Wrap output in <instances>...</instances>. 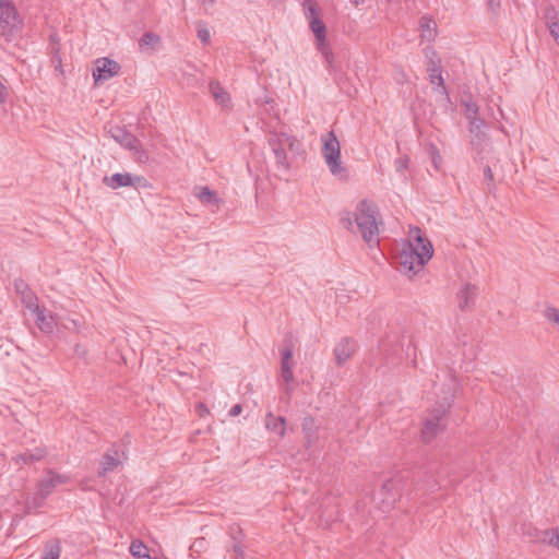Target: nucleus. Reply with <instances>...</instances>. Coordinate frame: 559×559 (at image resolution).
Returning <instances> with one entry per match:
<instances>
[{
  "label": "nucleus",
  "mask_w": 559,
  "mask_h": 559,
  "mask_svg": "<svg viewBox=\"0 0 559 559\" xmlns=\"http://www.w3.org/2000/svg\"><path fill=\"white\" fill-rule=\"evenodd\" d=\"M432 254L430 240L424 237L419 228L411 229L409 240L403 245L395 257L397 270L412 278L424 269Z\"/></svg>",
  "instance_id": "3"
},
{
  "label": "nucleus",
  "mask_w": 559,
  "mask_h": 559,
  "mask_svg": "<svg viewBox=\"0 0 559 559\" xmlns=\"http://www.w3.org/2000/svg\"><path fill=\"white\" fill-rule=\"evenodd\" d=\"M322 156L330 173L340 180L348 179V171L341 162V144L333 131L322 136Z\"/></svg>",
  "instance_id": "5"
},
{
  "label": "nucleus",
  "mask_w": 559,
  "mask_h": 559,
  "mask_svg": "<svg viewBox=\"0 0 559 559\" xmlns=\"http://www.w3.org/2000/svg\"><path fill=\"white\" fill-rule=\"evenodd\" d=\"M216 0H201V3L205 5L206 8H211L214 5Z\"/></svg>",
  "instance_id": "45"
},
{
  "label": "nucleus",
  "mask_w": 559,
  "mask_h": 559,
  "mask_svg": "<svg viewBox=\"0 0 559 559\" xmlns=\"http://www.w3.org/2000/svg\"><path fill=\"white\" fill-rule=\"evenodd\" d=\"M401 480L400 479H388L381 487L379 492L382 496L381 503L383 510H388L396 502L400 497Z\"/></svg>",
  "instance_id": "11"
},
{
  "label": "nucleus",
  "mask_w": 559,
  "mask_h": 559,
  "mask_svg": "<svg viewBox=\"0 0 559 559\" xmlns=\"http://www.w3.org/2000/svg\"><path fill=\"white\" fill-rule=\"evenodd\" d=\"M477 287L472 284H465L457 293V306L462 311L471 309L476 299Z\"/></svg>",
  "instance_id": "16"
},
{
  "label": "nucleus",
  "mask_w": 559,
  "mask_h": 559,
  "mask_svg": "<svg viewBox=\"0 0 559 559\" xmlns=\"http://www.w3.org/2000/svg\"><path fill=\"white\" fill-rule=\"evenodd\" d=\"M130 552L133 557L141 559L143 555L147 554V547L142 542L133 540L130 545Z\"/></svg>",
  "instance_id": "31"
},
{
  "label": "nucleus",
  "mask_w": 559,
  "mask_h": 559,
  "mask_svg": "<svg viewBox=\"0 0 559 559\" xmlns=\"http://www.w3.org/2000/svg\"><path fill=\"white\" fill-rule=\"evenodd\" d=\"M432 158H433V162L436 163V160L440 159V155L438 154L437 150L433 148V152H432Z\"/></svg>",
  "instance_id": "46"
},
{
  "label": "nucleus",
  "mask_w": 559,
  "mask_h": 559,
  "mask_svg": "<svg viewBox=\"0 0 559 559\" xmlns=\"http://www.w3.org/2000/svg\"><path fill=\"white\" fill-rule=\"evenodd\" d=\"M21 301L25 306V308L28 309V311L36 310L39 305L37 296L31 290H26L22 293Z\"/></svg>",
  "instance_id": "27"
},
{
  "label": "nucleus",
  "mask_w": 559,
  "mask_h": 559,
  "mask_svg": "<svg viewBox=\"0 0 559 559\" xmlns=\"http://www.w3.org/2000/svg\"><path fill=\"white\" fill-rule=\"evenodd\" d=\"M281 374L287 384L286 392L289 393V384L294 381L293 373V348L286 347L281 352Z\"/></svg>",
  "instance_id": "14"
},
{
  "label": "nucleus",
  "mask_w": 559,
  "mask_h": 559,
  "mask_svg": "<svg viewBox=\"0 0 559 559\" xmlns=\"http://www.w3.org/2000/svg\"><path fill=\"white\" fill-rule=\"evenodd\" d=\"M269 145L274 153L278 168L289 170L290 160L287 156V150L294 155L301 152V143L296 136L283 131H271L267 136Z\"/></svg>",
  "instance_id": "4"
},
{
  "label": "nucleus",
  "mask_w": 559,
  "mask_h": 559,
  "mask_svg": "<svg viewBox=\"0 0 559 559\" xmlns=\"http://www.w3.org/2000/svg\"><path fill=\"white\" fill-rule=\"evenodd\" d=\"M547 25L556 23L559 26V14L554 8H549L546 11Z\"/></svg>",
  "instance_id": "36"
},
{
  "label": "nucleus",
  "mask_w": 559,
  "mask_h": 559,
  "mask_svg": "<svg viewBox=\"0 0 559 559\" xmlns=\"http://www.w3.org/2000/svg\"><path fill=\"white\" fill-rule=\"evenodd\" d=\"M544 318L559 329V308L549 306L543 312Z\"/></svg>",
  "instance_id": "30"
},
{
  "label": "nucleus",
  "mask_w": 559,
  "mask_h": 559,
  "mask_svg": "<svg viewBox=\"0 0 559 559\" xmlns=\"http://www.w3.org/2000/svg\"><path fill=\"white\" fill-rule=\"evenodd\" d=\"M484 178L486 180V185L489 191H492L495 189V178L492 170L489 166H486L484 168Z\"/></svg>",
  "instance_id": "35"
},
{
  "label": "nucleus",
  "mask_w": 559,
  "mask_h": 559,
  "mask_svg": "<svg viewBox=\"0 0 559 559\" xmlns=\"http://www.w3.org/2000/svg\"><path fill=\"white\" fill-rule=\"evenodd\" d=\"M364 0H350L352 3H354L355 5H358L360 2H362Z\"/></svg>",
  "instance_id": "48"
},
{
  "label": "nucleus",
  "mask_w": 559,
  "mask_h": 559,
  "mask_svg": "<svg viewBox=\"0 0 559 559\" xmlns=\"http://www.w3.org/2000/svg\"><path fill=\"white\" fill-rule=\"evenodd\" d=\"M463 106L465 107V117L467 118V120H474V119H478V106L473 103V102H467V103H463Z\"/></svg>",
  "instance_id": "34"
},
{
  "label": "nucleus",
  "mask_w": 559,
  "mask_h": 559,
  "mask_svg": "<svg viewBox=\"0 0 559 559\" xmlns=\"http://www.w3.org/2000/svg\"><path fill=\"white\" fill-rule=\"evenodd\" d=\"M549 32H550V35L556 40V43L559 45V26H558V24L550 23L549 24Z\"/></svg>",
  "instance_id": "40"
},
{
  "label": "nucleus",
  "mask_w": 559,
  "mask_h": 559,
  "mask_svg": "<svg viewBox=\"0 0 559 559\" xmlns=\"http://www.w3.org/2000/svg\"><path fill=\"white\" fill-rule=\"evenodd\" d=\"M133 150H130L133 153L134 158L139 163H147L150 159L148 153L143 148L140 141L134 145Z\"/></svg>",
  "instance_id": "32"
},
{
  "label": "nucleus",
  "mask_w": 559,
  "mask_h": 559,
  "mask_svg": "<svg viewBox=\"0 0 559 559\" xmlns=\"http://www.w3.org/2000/svg\"><path fill=\"white\" fill-rule=\"evenodd\" d=\"M110 136L127 150H133L139 142L138 138L122 127L115 126L109 129Z\"/></svg>",
  "instance_id": "15"
},
{
  "label": "nucleus",
  "mask_w": 559,
  "mask_h": 559,
  "mask_svg": "<svg viewBox=\"0 0 559 559\" xmlns=\"http://www.w3.org/2000/svg\"><path fill=\"white\" fill-rule=\"evenodd\" d=\"M455 390L456 381L452 376L447 383L435 385L436 404L427 409L421 423V440L425 443H430L445 428L447 415L452 405Z\"/></svg>",
  "instance_id": "2"
},
{
  "label": "nucleus",
  "mask_w": 559,
  "mask_h": 559,
  "mask_svg": "<svg viewBox=\"0 0 559 559\" xmlns=\"http://www.w3.org/2000/svg\"><path fill=\"white\" fill-rule=\"evenodd\" d=\"M198 38L203 43V44H209L210 43V39H211V34H210V31L205 27H200L198 28Z\"/></svg>",
  "instance_id": "37"
},
{
  "label": "nucleus",
  "mask_w": 559,
  "mask_h": 559,
  "mask_svg": "<svg viewBox=\"0 0 559 559\" xmlns=\"http://www.w3.org/2000/svg\"><path fill=\"white\" fill-rule=\"evenodd\" d=\"M141 559H155V558H152L148 554H146V555H143Z\"/></svg>",
  "instance_id": "49"
},
{
  "label": "nucleus",
  "mask_w": 559,
  "mask_h": 559,
  "mask_svg": "<svg viewBox=\"0 0 559 559\" xmlns=\"http://www.w3.org/2000/svg\"><path fill=\"white\" fill-rule=\"evenodd\" d=\"M302 433L306 440V448L310 449L317 441V426L312 416H306L302 420Z\"/></svg>",
  "instance_id": "21"
},
{
  "label": "nucleus",
  "mask_w": 559,
  "mask_h": 559,
  "mask_svg": "<svg viewBox=\"0 0 559 559\" xmlns=\"http://www.w3.org/2000/svg\"><path fill=\"white\" fill-rule=\"evenodd\" d=\"M536 531H539V530H538V528H536V527H532V526H530V527H527V528L523 532V535H524V536H528V537L532 539V542L539 543V542L537 540V538H536Z\"/></svg>",
  "instance_id": "41"
},
{
  "label": "nucleus",
  "mask_w": 559,
  "mask_h": 559,
  "mask_svg": "<svg viewBox=\"0 0 559 559\" xmlns=\"http://www.w3.org/2000/svg\"><path fill=\"white\" fill-rule=\"evenodd\" d=\"M316 47H317L318 51L324 58V60L328 63V66L330 68H332L333 64H334V55H333V52L331 50L329 41L326 40V41H323V43H316Z\"/></svg>",
  "instance_id": "28"
},
{
  "label": "nucleus",
  "mask_w": 559,
  "mask_h": 559,
  "mask_svg": "<svg viewBox=\"0 0 559 559\" xmlns=\"http://www.w3.org/2000/svg\"><path fill=\"white\" fill-rule=\"evenodd\" d=\"M424 52L427 58V71L430 83L437 88H440L443 94H447V87L442 78L441 60L438 58L437 52L431 48H425Z\"/></svg>",
  "instance_id": "8"
},
{
  "label": "nucleus",
  "mask_w": 559,
  "mask_h": 559,
  "mask_svg": "<svg viewBox=\"0 0 559 559\" xmlns=\"http://www.w3.org/2000/svg\"><path fill=\"white\" fill-rule=\"evenodd\" d=\"M356 352L353 340L344 337L334 348V357L337 366H343Z\"/></svg>",
  "instance_id": "13"
},
{
  "label": "nucleus",
  "mask_w": 559,
  "mask_h": 559,
  "mask_svg": "<svg viewBox=\"0 0 559 559\" xmlns=\"http://www.w3.org/2000/svg\"><path fill=\"white\" fill-rule=\"evenodd\" d=\"M255 103L257 104H267L269 99L266 97H264V98H261V99H257Z\"/></svg>",
  "instance_id": "47"
},
{
  "label": "nucleus",
  "mask_w": 559,
  "mask_h": 559,
  "mask_svg": "<svg viewBox=\"0 0 559 559\" xmlns=\"http://www.w3.org/2000/svg\"><path fill=\"white\" fill-rule=\"evenodd\" d=\"M306 16L309 20V25L314 34L316 43L326 41V27L323 21L319 17V8L316 2L306 0L304 3Z\"/></svg>",
  "instance_id": "9"
},
{
  "label": "nucleus",
  "mask_w": 559,
  "mask_h": 559,
  "mask_svg": "<svg viewBox=\"0 0 559 559\" xmlns=\"http://www.w3.org/2000/svg\"><path fill=\"white\" fill-rule=\"evenodd\" d=\"M120 64L110 58H98L95 61V69L93 70V78L95 84L105 82L116 76L120 71Z\"/></svg>",
  "instance_id": "10"
},
{
  "label": "nucleus",
  "mask_w": 559,
  "mask_h": 559,
  "mask_svg": "<svg viewBox=\"0 0 559 559\" xmlns=\"http://www.w3.org/2000/svg\"><path fill=\"white\" fill-rule=\"evenodd\" d=\"M46 453L47 452L45 448L36 447L33 450H25L23 453L15 456L14 460L16 464H20L21 462L24 464H32L45 457Z\"/></svg>",
  "instance_id": "22"
},
{
  "label": "nucleus",
  "mask_w": 559,
  "mask_h": 559,
  "mask_svg": "<svg viewBox=\"0 0 559 559\" xmlns=\"http://www.w3.org/2000/svg\"><path fill=\"white\" fill-rule=\"evenodd\" d=\"M242 412V406L240 404H236L234 405L230 409H229V415L231 417H236L238 416L240 413Z\"/></svg>",
  "instance_id": "42"
},
{
  "label": "nucleus",
  "mask_w": 559,
  "mask_h": 559,
  "mask_svg": "<svg viewBox=\"0 0 559 559\" xmlns=\"http://www.w3.org/2000/svg\"><path fill=\"white\" fill-rule=\"evenodd\" d=\"M198 199L200 202L206 205H215L218 207L221 200L218 199L215 191H212L207 187L200 188L199 192L197 193Z\"/></svg>",
  "instance_id": "25"
},
{
  "label": "nucleus",
  "mask_w": 559,
  "mask_h": 559,
  "mask_svg": "<svg viewBox=\"0 0 559 559\" xmlns=\"http://www.w3.org/2000/svg\"><path fill=\"white\" fill-rule=\"evenodd\" d=\"M14 286H15L16 293H17L20 296L22 295V293H24V292H26V290H28V289H29V288H28V286H27V284H26L24 281H22V280H17V281H15Z\"/></svg>",
  "instance_id": "39"
},
{
  "label": "nucleus",
  "mask_w": 559,
  "mask_h": 559,
  "mask_svg": "<svg viewBox=\"0 0 559 559\" xmlns=\"http://www.w3.org/2000/svg\"><path fill=\"white\" fill-rule=\"evenodd\" d=\"M120 463L121 461L119 459L118 451L112 449L108 450L102 459L98 475L104 476L108 472H112Z\"/></svg>",
  "instance_id": "18"
},
{
  "label": "nucleus",
  "mask_w": 559,
  "mask_h": 559,
  "mask_svg": "<svg viewBox=\"0 0 559 559\" xmlns=\"http://www.w3.org/2000/svg\"><path fill=\"white\" fill-rule=\"evenodd\" d=\"M23 19L16 8L8 0H2V37L10 40L21 33Z\"/></svg>",
  "instance_id": "6"
},
{
  "label": "nucleus",
  "mask_w": 559,
  "mask_h": 559,
  "mask_svg": "<svg viewBox=\"0 0 559 559\" xmlns=\"http://www.w3.org/2000/svg\"><path fill=\"white\" fill-rule=\"evenodd\" d=\"M421 38L428 41L432 40L436 36V22L426 16L420 19Z\"/></svg>",
  "instance_id": "26"
},
{
  "label": "nucleus",
  "mask_w": 559,
  "mask_h": 559,
  "mask_svg": "<svg viewBox=\"0 0 559 559\" xmlns=\"http://www.w3.org/2000/svg\"><path fill=\"white\" fill-rule=\"evenodd\" d=\"M340 222L349 233L361 237L369 248L378 247L383 221L374 202L368 199L360 200L354 211L340 213Z\"/></svg>",
  "instance_id": "1"
},
{
  "label": "nucleus",
  "mask_w": 559,
  "mask_h": 559,
  "mask_svg": "<svg viewBox=\"0 0 559 559\" xmlns=\"http://www.w3.org/2000/svg\"><path fill=\"white\" fill-rule=\"evenodd\" d=\"M536 538L542 544L559 549V526L550 530L536 531Z\"/></svg>",
  "instance_id": "23"
},
{
  "label": "nucleus",
  "mask_w": 559,
  "mask_h": 559,
  "mask_svg": "<svg viewBox=\"0 0 559 559\" xmlns=\"http://www.w3.org/2000/svg\"><path fill=\"white\" fill-rule=\"evenodd\" d=\"M31 314L33 316L36 325L38 329L47 334H50L53 332L57 322L55 317L47 311V309L43 306H38L36 310L31 311Z\"/></svg>",
  "instance_id": "12"
},
{
  "label": "nucleus",
  "mask_w": 559,
  "mask_h": 559,
  "mask_svg": "<svg viewBox=\"0 0 559 559\" xmlns=\"http://www.w3.org/2000/svg\"><path fill=\"white\" fill-rule=\"evenodd\" d=\"M210 92L216 103L224 109H229L231 106V100L229 94L224 90V87L218 82L210 83Z\"/></svg>",
  "instance_id": "20"
},
{
  "label": "nucleus",
  "mask_w": 559,
  "mask_h": 559,
  "mask_svg": "<svg viewBox=\"0 0 559 559\" xmlns=\"http://www.w3.org/2000/svg\"><path fill=\"white\" fill-rule=\"evenodd\" d=\"M469 132L472 133V144L480 146L486 140L484 131L486 123L481 118L469 120Z\"/></svg>",
  "instance_id": "19"
},
{
  "label": "nucleus",
  "mask_w": 559,
  "mask_h": 559,
  "mask_svg": "<svg viewBox=\"0 0 559 559\" xmlns=\"http://www.w3.org/2000/svg\"><path fill=\"white\" fill-rule=\"evenodd\" d=\"M139 180V177H134L131 174H114L111 176H105L103 179L104 183L111 189L133 186Z\"/></svg>",
  "instance_id": "17"
},
{
  "label": "nucleus",
  "mask_w": 559,
  "mask_h": 559,
  "mask_svg": "<svg viewBox=\"0 0 559 559\" xmlns=\"http://www.w3.org/2000/svg\"><path fill=\"white\" fill-rule=\"evenodd\" d=\"M159 41V36L154 33H145L139 40L140 48L154 46Z\"/></svg>",
  "instance_id": "33"
},
{
  "label": "nucleus",
  "mask_w": 559,
  "mask_h": 559,
  "mask_svg": "<svg viewBox=\"0 0 559 559\" xmlns=\"http://www.w3.org/2000/svg\"><path fill=\"white\" fill-rule=\"evenodd\" d=\"M265 427L283 438L286 432V420L283 416L275 417L273 413L270 412L265 417Z\"/></svg>",
  "instance_id": "24"
},
{
  "label": "nucleus",
  "mask_w": 559,
  "mask_h": 559,
  "mask_svg": "<svg viewBox=\"0 0 559 559\" xmlns=\"http://www.w3.org/2000/svg\"><path fill=\"white\" fill-rule=\"evenodd\" d=\"M487 1H488L489 9L491 11H495L500 5L499 0H487Z\"/></svg>",
  "instance_id": "44"
},
{
  "label": "nucleus",
  "mask_w": 559,
  "mask_h": 559,
  "mask_svg": "<svg viewBox=\"0 0 559 559\" xmlns=\"http://www.w3.org/2000/svg\"><path fill=\"white\" fill-rule=\"evenodd\" d=\"M408 167V160L405 157L395 159V168L397 171L403 173Z\"/></svg>",
  "instance_id": "38"
},
{
  "label": "nucleus",
  "mask_w": 559,
  "mask_h": 559,
  "mask_svg": "<svg viewBox=\"0 0 559 559\" xmlns=\"http://www.w3.org/2000/svg\"><path fill=\"white\" fill-rule=\"evenodd\" d=\"M61 555V547L58 540L48 543L45 546L43 559H59Z\"/></svg>",
  "instance_id": "29"
},
{
  "label": "nucleus",
  "mask_w": 559,
  "mask_h": 559,
  "mask_svg": "<svg viewBox=\"0 0 559 559\" xmlns=\"http://www.w3.org/2000/svg\"><path fill=\"white\" fill-rule=\"evenodd\" d=\"M69 480L70 477L66 474H59L52 469L47 471L46 475L38 481L36 497L38 501L36 503L40 506L57 486L67 484Z\"/></svg>",
  "instance_id": "7"
},
{
  "label": "nucleus",
  "mask_w": 559,
  "mask_h": 559,
  "mask_svg": "<svg viewBox=\"0 0 559 559\" xmlns=\"http://www.w3.org/2000/svg\"><path fill=\"white\" fill-rule=\"evenodd\" d=\"M197 409H198V414H199L201 417H203V416H205V415H207V414H209V408H207V407H206V405H205V404H203V403L198 404V405H197Z\"/></svg>",
  "instance_id": "43"
}]
</instances>
